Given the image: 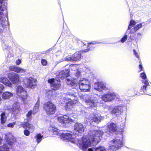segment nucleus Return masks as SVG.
<instances>
[{
	"label": "nucleus",
	"mask_w": 151,
	"mask_h": 151,
	"mask_svg": "<svg viewBox=\"0 0 151 151\" xmlns=\"http://www.w3.org/2000/svg\"><path fill=\"white\" fill-rule=\"evenodd\" d=\"M16 123L15 122H14L12 123L9 124H8L7 126L9 127L13 128L14 126L15 125Z\"/></svg>",
	"instance_id": "49"
},
{
	"label": "nucleus",
	"mask_w": 151,
	"mask_h": 151,
	"mask_svg": "<svg viewBox=\"0 0 151 151\" xmlns=\"http://www.w3.org/2000/svg\"><path fill=\"white\" fill-rule=\"evenodd\" d=\"M35 138L36 139V141L38 144L41 141L42 138H43V136L41 135V134L40 133L36 135Z\"/></svg>",
	"instance_id": "35"
},
{
	"label": "nucleus",
	"mask_w": 151,
	"mask_h": 151,
	"mask_svg": "<svg viewBox=\"0 0 151 151\" xmlns=\"http://www.w3.org/2000/svg\"><path fill=\"white\" fill-rule=\"evenodd\" d=\"M16 64L17 65H19L21 63V60L20 59H18L16 61Z\"/></svg>",
	"instance_id": "53"
},
{
	"label": "nucleus",
	"mask_w": 151,
	"mask_h": 151,
	"mask_svg": "<svg viewBox=\"0 0 151 151\" xmlns=\"http://www.w3.org/2000/svg\"><path fill=\"white\" fill-rule=\"evenodd\" d=\"M82 98L83 99L87 108H93L95 107L97 105L98 101L97 98L92 96L86 95L82 96Z\"/></svg>",
	"instance_id": "5"
},
{
	"label": "nucleus",
	"mask_w": 151,
	"mask_h": 151,
	"mask_svg": "<svg viewBox=\"0 0 151 151\" xmlns=\"http://www.w3.org/2000/svg\"><path fill=\"white\" fill-rule=\"evenodd\" d=\"M7 57L8 58H11L13 56V54L12 51L7 50Z\"/></svg>",
	"instance_id": "42"
},
{
	"label": "nucleus",
	"mask_w": 151,
	"mask_h": 151,
	"mask_svg": "<svg viewBox=\"0 0 151 151\" xmlns=\"http://www.w3.org/2000/svg\"><path fill=\"white\" fill-rule=\"evenodd\" d=\"M71 117L68 115H64L63 116H59L58 117V120L59 122L62 123L67 124L70 122H73L74 120Z\"/></svg>",
	"instance_id": "15"
},
{
	"label": "nucleus",
	"mask_w": 151,
	"mask_h": 151,
	"mask_svg": "<svg viewBox=\"0 0 151 151\" xmlns=\"http://www.w3.org/2000/svg\"><path fill=\"white\" fill-rule=\"evenodd\" d=\"M43 109L47 115H52L55 113L56 107L52 102L48 101L44 104Z\"/></svg>",
	"instance_id": "7"
},
{
	"label": "nucleus",
	"mask_w": 151,
	"mask_h": 151,
	"mask_svg": "<svg viewBox=\"0 0 151 151\" xmlns=\"http://www.w3.org/2000/svg\"><path fill=\"white\" fill-rule=\"evenodd\" d=\"M50 130L54 134L60 136L61 139L63 140L66 142L70 141L75 144L76 142V139L78 140L76 138H74V134H73L72 132L71 133L66 132L63 133L62 131H60L54 127H51Z\"/></svg>",
	"instance_id": "3"
},
{
	"label": "nucleus",
	"mask_w": 151,
	"mask_h": 151,
	"mask_svg": "<svg viewBox=\"0 0 151 151\" xmlns=\"http://www.w3.org/2000/svg\"><path fill=\"white\" fill-rule=\"evenodd\" d=\"M4 88V86L2 84H0V94L2 93V90Z\"/></svg>",
	"instance_id": "48"
},
{
	"label": "nucleus",
	"mask_w": 151,
	"mask_h": 151,
	"mask_svg": "<svg viewBox=\"0 0 151 151\" xmlns=\"http://www.w3.org/2000/svg\"><path fill=\"white\" fill-rule=\"evenodd\" d=\"M87 151H94V150L92 148H89L88 149Z\"/></svg>",
	"instance_id": "57"
},
{
	"label": "nucleus",
	"mask_w": 151,
	"mask_h": 151,
	"mask_svg": "<svg viewBox=\"0 0 151 151\" xmlns=\"http://www.w3.org/2000/svg\"><path fill=\"white\" fill-rule=\"evenodd\" d=\"M13 96L12 93L9 91L4 92L2 94V97L4 99H6L10 98Z\"/></svg>",
	"instance_id": "28"
},
{
	"label": "nucleus",
	"mask_w": 151,
	"mask_h": 151,
	"mask_svg": "<svg viewBox=\"0 0 151 151\" xmlns=\"http://www.w3.org/2000/svg\"><path fill=\"white\" fill-rule=\"evenodd\" d=\"M94 149L95 151H106V150L104 147H99Z\"/></svg>",
	"instance_id": "39"
},
{
	"label": "nucleus",
	"mask_w": 151,
	"mask_h": 151,
	"mask_svg": "<svg viewBox=\"0 0 151 151\" xmlns=\"http://www.w3.org/2000/svg\"><path fill=\"white\" fill-rule=\"evenodd\" d=\"M3 14L0 12V33L3 32L8 24V22L3 18Z\"/></svg>",
	"instance_id": "13"
},
{
	"label": "nucleus",
	"mask_w": 151,
	"mask_h": 151,
	"mask_svg": "<svg viewBox=\"0 0 151 151\" xmlns=\"http://www.w3.org/2000/svg\"><path fill=\"white\" fill-rule=\"evenodd\" d=\"M133 52L134 55H135V56L137 58H139V56L138 53L136 52L135 50L134 49L133 50Z\"/></svg>",
	"instance_id": "46"
},
{
	"label": "nucleus",
	"mask_w": 151,
	"mask_h": 151,
	"mask_svg": "<svg viewBox=\"0 0 151 151\" xmlns=\"http://www.w3.org/2000/svg\"><path fill=\"white\" fill-rule=\"evenodd\" d=\"M24 133L25 135L26 136H28L30 132L29 130L26 129L24 131Z\"/></svg>",
	"instance_id": "44"
},
{
	"label": "nucleus",
	"mask_w": 151,
	"mask_h": 151,
	"mask_svg": "<svg viewBox=\"0 0 151 151\" xmlns=\"http://www.w3.org/2000/svg\"><path fill=\"white\" fill-rule=\"evenodd\" d=\"M103 132L100 130H91L89 131L88 139L82 138V142L81 144L80 148L83 151H86V149L91 145V142H95L97 143L99 142L98 139H101V136L103 135Z\"/></svg>",
	"instance_id": "1"
},
{
	"label": "nucleus",
	"mask_w": 151,
	"mask_h": 151,
	"mask_svg": "<svg viewBox=\"0 0 151 151\" xmlns=\"http://www.w3.org/2000/svg\"><path fill=\"white\" fill-rule=\"evenodd\" d=\"M116 129V124L112 123L108 125L106 132L109 135H110L111 133V134L115 132Z\"/></svg>",
	"instance_id": "19"
},
{
	"label": "nucleus",
	"mask_w": 151,
	"mask_h": 151,
	"mask_svg": "<svg viewBox=\"0 0 151 151\" xmlns=\"http://www.w3.org/2000/svg\"><path fill=\"white\" fill-rule=\"evenodd\" d=\"M67 84L70 86L73 87V88H75L78 86V81L76 79H73L70 80L67 79L66 81Z\"/></svg>",
	"instance_id": "22"
},
{
	"label": "nucleus",
	"mask_w": 151,
	"mask_h": 151,
	"mask_svg": "<svg viewBox=\"0 0 151 151\" xmlns=\"http://www.w3.org/2000/svg\"><path fill=\"white\" fill-rule=\"evenodd\" d=\"M11 109L13 114H18L20 110L19 104L18 103H14L13 105V107Z\"/></svg>",
	"instance_id": "21"
},
{
	"label": "nucleus",
	"mask_w": 151,
	"mask_h": 151,
	"mask_svg": "<svg viewBox=\"0 0 151 151\" xmlns=\"http://www.w3.org/2000/svg\"><path fill=\"white\" fill-rule=\"evenodd\" d=\"M4 135V139L9 145H12L16 141V139L12 134L8 133Z\"/></svg>",
	"instance_id": "11"
},
{
	"label": "nucleus",
	"mask_w": 151,
	"mask_h": 151,
	"mask_svg": "<svg viewBox=\"0 0 151 151\" xmlns=\"http://www.w3.org/2000/svg\"><path fill=\"white\" fill-rule=\"evenodd\" d=\"M116 101L117 102V103L119 104L122 103L123 101L120 97H117Z\"/></svg>",
	"instance_id": "45"
},
{
	"label": "nucleus",
	"mask_w": 151,
	"mask_h": 151,
	"mask_svg": "<svg viewBox=\"0 0 151 151\" xmlns=\"http://www.w3.org/2000/svg\"><path fill=\"white\" fill-rule=\"evenodd\" d=\"M97 43V42H91V43H88V47L91 44H93V45H94V44H98V43Z\"/></svg>",
	"instance_id": "54"
},
{
	"label": "nucleus",
	"mask_w": 151,
	"mask_h": 151,
	"mask_svg": "<svg viewBox=\"0 0 151 151\" xmlns=\"http://www.w3.org/2000/svg\"><path fill=\"white\" fill-rule=\"evenodd\" d=\"M116 96V93L114 92H108L102 97V100L105 102L110 101Z\"/></svg>",
	"instance_id": "12"
},
{
	"label": "nucleus",
	"mask_w": 151,
	"mask_h": 151,
	"mask_svg": "<svg viewBox=\"0 0 151 151\" xmlns=\"http://www.w3.org/2000/svg\"><path fill=\"white\" fill-rule=\"evenodd\" d=\"M78 86L82 91L89 92L91 89L90 82L89 80L86 78H81L78 81Z\"/></svg>",
	"instance_id": "6"
},
{
	"label": "nucleus",
	"mask_w": 151,
	"mask_h": 151,
	"mask_svg": "<svg viewBox=\"0 0 151 151\" xmlns=\"http://www.w3.org/2000/svg\"><path fill=\"white\" fill-rule=\"evenodd\" d=\"M0 82L4 84L5 85L9 87H11L12 83L6 78L2 77L0 78Z\"/></svg>",
	"instance_id": "29"
},
{
	"label": "nucleus",
	"mask_w": 151,
	"mask_h": 151,
	"mask_svg": "<svg viewBox=\"0 0 151 151\" xmlns=\"http://www.w3.org/2000/svg\"><path fill=\"white\" fill-rule=\"evenodd\" d=\"M73 60L72 57L70 55H68L66 56L65 59V60L66 61H73Z\"/></svg>",
	"instance_id": "41"
},
{
	"label": "nucleus",
	"mask_w": 151,
	"mask_h": 151,
	"mask_svg": "<svg viewBox=\"0 0 151 151\" xmlns=\"http://www.w3.org/2000/svg\"><path fill=\"white\" fill-rule=\"evenodd\" d=\"M137 35L138 36H140L141 35V34L140 32H138L137 33Z\"/></svg>",
	"instance_id": "59"
},
{
	"label": "nucleus",
	"mask_w": 151,
	"mask_h": 151,
	"mask_svg": "<svg viewBox=\"0 0 151 151\" xmlns=\"http://www.w3.org/2000/svg\"><path fill=\"white\" fill-rule=\"evenodd\" d=\"M140 77L143 79H145L146 78V76L145 73H141L140 74Z\"/></svg>",
	"instance_id": "43"
},
{
	"label": "nucleus",
	"mask_w": 151,
	"mask_h": 151,
	"mask_svg": "<svg viewBox=\"0 0 151 151\" xmlns=\"http://www.w3.org/2000/svg\"><path fill=\"white\" fill-rule=\"evenodd\" d=\"M81 74V72L79 70H77L76 74V76L78 78L80 76Z\"/></svg>",
	"instance_id": "51"
},
{
	"label": "nucleus",
	"mask_w": 151,
	"mask_h": 151,
	"mask_svg": "<svg viewBox=\"0 0 151 151\" xmlns=\"http://www.w3.org/2000/svg\"><path fill=\"white\" fill-rule=\"evenodd\" d=\"M10 69L14 71L19 73H23L26 71V70L24 69L14 66L10 67Z\"/></svg>",
	"instance_id": "24"
},
{
	"label": "nucleus",
	"mask_w": 151,
	"mask_h": 151,
	"mask_svg": "<svg viewBox=\"0 0 151 151\" xmlns=\"http://www.w3.org/2000/svg\"><path fill=\"white\" fill-rule=\"evenodd\" d=\"M74 130L78 133L81 134L84 130L85 127L83 125L80 123H76L74 126Z\"/></svg>",
	"instance_id": "20"
},
{
	"label": "nucleus",
	"mask_w": 151,
	"mask_h": 151,
	"mask_svg": "<svg viewBox=\"0 0 151 151\" xmlns=\"http://www.w3.org/2000/svg\"><path fill=\"white\" fill-rule=\"evenodd\" d=\"M142 27V23H140L134 26L132 29H131L130 31H129V33L133 34L136 32L137 30L141 28Z\"/></svg>",
	"instance_id": "27"
},
{
	"label": "nucleus",
	"mask_w": 151,
	"mask_h": 151,
	"mask_svg": "<svg viewBox=\"0 0 151 151\" xmlns=\"http://www.w3.org/2000/svg\"><path fill=\"white\" fill-rule=\"evenodd\" d=\"M0 151H9V148L6 144H4L2 147H0Z\"/></svg>",
	"instance_id": "38"
},
{
	"label": "nucleus",
	"mask_w": 151,
	"mask_h": 151,
	"mask_svg": "<svg viewBox=\"0 0 151 151\" xmlns=\"http://www.w3.org/2000/svg\"><path fill=\"white\" fill-rule=\"evenodd\" d=\"M39 105L40 101L39 99H38L37 102L33 110L32 113L33 114H35L38 111L39 108Z\"/></svg>",
	"instance_id": "33"
},
{
	"label": "nucleus",
	"mask_w": 151,
	"mask_h": 151,
	"mask_svg": "<svg viewBox=\"0 0 151 151\" xmlns=\"http://www.w3.org/2000/svg\"><path fill=\"white\" fill-rule=\"evenodd\" d=\"M136 24V22L133 20H131L129 22V24L128 27V29L127 31V32H128V30L130 31L131 29L135 26Z\"/></svg>",
	"instance_id": "32"
},
{
	"label": "nucleus",
	"mask_w": 151,
	"mask_h": 151,
	"mask_svg": "<svg viewBox=\"0 0 151 151\" xmlns=\"http://www.w3.org/2000/svg\"><path fill=\"white\" fill-rule=\"evenodd\" d=\"M93 48H91L90 49V48H88L86 49H84L82 50V52H87L89 51V50H92Z\"/></svg>",
	"instance_id": "52"
},
{
	"label": "nucleus",
	"mask_w": 151,
	"mask_h": 151,
	"mask_svg": "<svg viewBox=\"0 0 151 151\" xmlns=\"http://www.w3.org/2000/svg\"><path fill=\"white\" fill-rule=\"evenodd\" d=\"M101 116L99 114H91L90 115L89 119L92 122H94L98 123L100 121Z\"/></svg>",
	"instance_id": "17"
},
{
	"label": "nucleus",
	"mask_w": 151,
	"mask_h": 151,
	"mask_svg": "<svg viewBox=\"0 0 151 151\" xmlns=\"http://www.w3.org/2000/svg\"><path fill=\"white\" fill-rule=\"evenodd\" d=\"M7 4L4 0H0V10L4 11L6 9Z\"/></svg>",
	"instance_id": "30"
},
{
	"label": "nucleus",
	"mask_w": 151,
	"mask_h": 151,
	"mask_svg": "<svg viewBox=\"0 0 151 151\" xmlns=\"http://www.w3.org/2000/svg\"><path fill=\"white\" fill-rule=\"evenodd\" d=\"M36 80L32 77H28L23 80L25 86L28 88H34L36 85Z\"/></svg>",
	"instance_id": "9"
},
{
	"label": "nucleus",
	"mask_w": 151,
	"mask_h": 151,
	"mask_svg": "<svg viewBox=\"0 0 151 151\" xmlns=\"http://www.w3.org/2000/svg\"><path fill=\"white\" fill-rule=\"evenodd\" d=\"M63 61V60H60V61H59V63L60 62Z\"/></svg>",
	"instance_id": "60"
},
{
	"label": "nucleus",
	"mask_w": 151,
	"mask_h": 151,
	"mask_svg": "<svg viewBox=\"0 0 151 151\" xmlns=\"http://www.w3.org/2000/svg\"><path fill=\"white\" fill-rule=\"evenodd\" d=\"M126 109L125 107L120 106L115 107L112 110V114H114L115 115H117L122 113L123 110Z\"/></svg>",
	"instance_id": "18"
},
{
	"label": "nucleus",
	"mask_w": 151,
	"mask_h": 151,
	"mask_svg": "<svg viewBox=\"0 0 151 151\" xmlns=\"http://www.w3.org/2000/svg\"><path fill=\"white\" fill-rule=\"evenodd\" d=\"M39 105L40 101L39 99H38L37 102L33 110L32 113L33 114H35L38 111L39 108Z\"/></svg>",
	"instance_id": "34"
},
{
	"label": "nucleus",
	"mask_w": 151,
	"mask_h": 151,
	"mask_svg": "<svg viewBox=\"0 0 151 151\" xmlns=\"http://www.w3.org/2000/svg\"><path fill=\"white\" fill-rule=\"evenodd\" d=\"M6 120V117L4 112H3L1 114V121L2 124H4Z\"/></svg>",
	"instance_id": "36"
},
{
	"label": "nucleus",
	"mask_w": 151,
	"mask_h": 151,
	"mask_svg": "<svg viewBox=\"0 0 151 151\" xmlns=\"http://www.w3.org/2000/svg\"><path fill=\"white\" fill-rule=\"evenodd\" d=\"M110 143L111 146L109 147V149L115 150L119 149L123 145L122 139L121 140L120 139L116 138L113 139L112 141H111Z\"/></svg>",
	"instance_id": "8"
},
{
	"label": "nucleus",
	"mask_w": 151,
	"mask_h": 151,
	"mask_svg": "<svg viewBox=\"0 0 151 151\" xmlns=\"http://www.w3.org/2000/svg\"><path fill=\"white\" fill-rule=\"evenodd\" d=\"M8 76L9 79L13 83H18L19 80V76L15 73H10L8 74Z\"/></svg>",
	"instance_id": "16"
},
{
	"label": "nucleus",
	"mask_w": 151,
	"mask_h": 151,
	"mask_svg": "<svg viewBox=\"0 0 151 151\" xmlns=\"http://www.w3.org/2000/svg\"><path fill=\"white\" fill-rule=\"evenodd\" d=\"M41 63L44 66L46 65L47 62V61L45 59H42L41 60Z\"/></svg>",
	"instance_id": "47"
},
{
	"label": "nucleus",
	"mask_w": 151,
	"mask_h": 151,
	"mask_svg": "<svg viewBox=\"0 0 151 151\" xmlns=\"http://www.w3.org/2000/svg\"><path fill=\"white\" fill-rule=\"evenodd\" d=\"M127 32H126L124 36L121 39L120 41L122 43L124 42L127 40V35H126Z\"/></svg>",
	"instance_id": "40"
},
{
	"label": "nucleus",
	"mask_w": 151,
	"mask_h": 151,
	"mask_svg": "<svg viewBox=\"0 0 151 151\" xmlns=\"http://www.w3.org/2000/svg\"><path fill=\"white\" fill-rule=\"evenodd\" d=\"M22 127L24 128H28L30 131L32 132L34 130V127L32 124L27 122H24L22 125Z\"/></svg>",
	"instance_id": "26"
},
{
	"label": "nucleus",
	"mask_w": 151,
	"mask_h": 151,
	"mask_svg": "<svg viewBox=\"0 0 151 151\" xmlns=\"http://www.w3.org/2000/svg\"><path fill=\"white\" fill-rule=\"evenodd\" d=\"M32 113V110L29 111L27 114V117H29L31 115Z\"/></svg>",
	"instance_id": "50"
},
{
	"label": "nucleus",
	"mask_w": 151,
	"mask_h": 151,
	"mask_svg": "<svg viewBox=\"0 0 151 151\" xmlns=\"http://www.w3.org/2000/svg\"><path fill=\"white\" fill-rule=\"evenodd\" d=\"M17 95L22 98L23 100L27 98V93L26 91L21 86H18L16 89Z\"/></svg>",
	"instance_id": "10"
},
{
	"label": "nucleus",
	"mask_w": 151,
	"mask_h": 151,
	"mask_svg": "<svg viewBox=\"0 0 151 151\" xmlns=\"http://www.w3.org/2000/svg\"><path fill=\"white\" fill-rule=\"evenodd\" d=\"M73 61H76L79 60L81 58V54L79 52H76L72 56Z\"/></svg>",
	"instance_id": "31"
},
{
	"label": "nucleus",
	"mask_w": 151,
	"mask_h": 151,
	"mask_svg": "<svg viewBox=\"0 0 151 151\" xmlns=\"http://www.w3.org/2000/svg\"><path fill=\"white\" fill-rule=\"evenodd\" d=\"M94 89L99 91L103 90L107 91L109 89L106 86V83L101 82L95 83L94 84Z\"/></svg>",
	"instance_id": "14"
},
{
	"label": "nucleus",
	"mask_w": 151,
	"mask_h": 151,
	"mask_svg": "<svg viewBox=\"0 0 151 151\" xmlns=\"http://www.w3.org/2000/svg\"><path fill=\"white\" fill-rule=\"evenodd\" d=\"M119 135L120 136H118V137H117L118 138V137H122V133H120Z\"/></svg>",
	"instance_id": "58"
},
{
	"label": "nucleus",
	"mask_w": 151,
	"mask_h": 151,
	"mask_svg": "<svg viewBox=\"0 0 151 151\" xmlns=\"http://www.w3.org/2000/svg\"><path fill=\"white\" fill-rule=\"evenodd\" d=\"M65 99L69 101L66 103L65 108H70L72 105L76 104L77 102V97L76 95L72 92H68L63 95Z\"/></svg>",
	"instance_id": "4"
},
{
	"label": "nucleus",
	"mask_w": 151,
	"mask_h": 151,
	"mask_svg": "<svg viewBox=\"0 0 151 151\" xmlns=\"http://www.w3.org/2000/svg\"><path fill=\"white\" fill-rule=\"evenodd\" d=\"M69 69H66L65 70H62L57 74L56 80H55L54 78L49 79L48 82L51 83L52 89L54 90L58 89L60 86V79L63 80V78L69 76Z\"/></svg>",
	"instance_id": "2"
},
{
	"label": "nucleus",
	"mask_w": 151,
	"mask_h": 151,
	"mask_svg": "<svg viewBox=\"0 0 151 151\" xmlns=\"http://www.w3.org/2000/svg\"><path fill=\"white\" fill-rule=\"evenodd\" d=\"M142 82L144 83L145 85H143L141 86L140 90H143L144 93H145V92H149L148 91V89H149L150 90L151 89V88L150 87H147L149 85V83L146 80L142 81Z\"/></svg>",
	"instance_id": "23"
},
{
	"label": "nucleus",
	"mask_w": 151,
	"mask_h": 151,
	"mask_svg": "<svg viewBox=\"0 0 151 151\" xmlns=\"http://www.w3.org/2000/svg\"><path fill=\"white\" fill-rule=\"evenodd\" d=\"M22 127L24 128H28L30 131L32 132L34 130V127L32 124L27 122H24L22 125Z\"/></svg>",
	"instance_id": "25"
},
{
	"label": "nucleus",
	"mask_w": 151,
	"mask_h": 151,
	"mask_svg": "<svg viewBox=\"0 0 151 151\" xmlns=\"http://www.w3.org/2000/svg\"><path fill=\"white\" fill-rule=\"evenodd\" d=\"M139 69H140V71H141L142 70V67L141 65L140 64L139 65Z\"/></svg>",
	"instance_id": "55"
},
{
	"label": "nucleus",
	"mask_w": 151,
	"mask_h": 151,
	"mask_svg": "<svg viewBox=\"0 0 151 151\" xmlns=\"http://www.w3.org/2000/svg\"><path fill=\"white\" fill-rule=\"evenodd\" d=\"M149 89H148V91H149V92H145V93H144V92H143V90H142V91H143V93H141V94H143V93H144V94H145V93H150V92H151V91H149Z\"/></svg>",
	"instance_id": "56"
},
{
	"label": "nucleus",
	"mask_w": 151,
	"mask_h": 151,
	"mask_svg": "<svg viewBox=\"0 0 151 151\" xmlns=\"http://www.w3.org/2000/svg\"><path fill=\"white\" fill-rule=\"evenodd\" d=\"M54 92L52 90L47 91L45 93L46 96L48 99H51Z\"/></svg>",
	"instance_id": "37"
},
{
	"label": "nucleus",
	"mask_w": 151,
	"mask_h": 151,
	"mask_svg": "<svg viewBox=\"0 0 151 151\" xmlns=\"http://www.w3.org/2000/svg\"><path fill=\"white\" fill-rule=\"evenodd\" d=\"M81 111L82 112V113L83 114V111Z\"/></svg>",
	"instance_id": "61"
}]
</instances>
